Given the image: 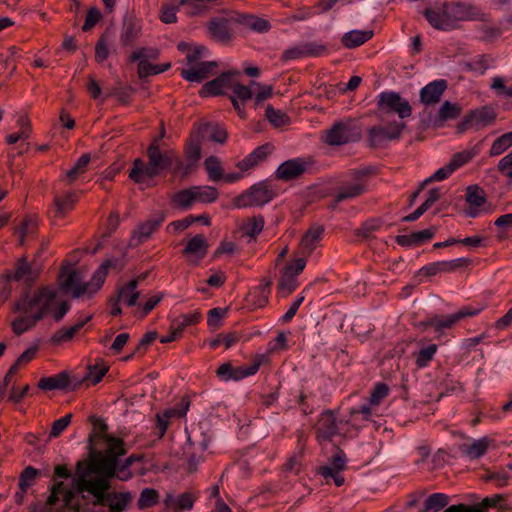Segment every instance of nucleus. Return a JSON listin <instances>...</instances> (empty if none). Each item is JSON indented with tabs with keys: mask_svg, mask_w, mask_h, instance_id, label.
Masks as SVG:
<instances>
[{
	"mask_svg": "<svg viewBox=\"0 0 512 512\" xmlns=\"http://www.w3.org/2000/svg\"><path fill=\"white\" fill-rule=\"evenodd\" d=\"M447 88V82L445 80H436L420 91V100L426 105L436 104L440 101V98Z\"/></svg>",
	"mask_w": 512,
	"mask_h": 512,
	"instance_id": "nucleus-22",
	"label": "nucleus"
},
{
	"mask_svg": "<svg viewBox=\"0 0 512 512\" xmlns=\"http://www.w3.org/2000/svg\"><path fill=\"white\" fill-rule=\"evenodd\" d=\"M92 318L88 316L86 319L77 322L71 327H64L57 330L51 337V342L54 344H62L73 339L76 333H78L84 325Z\"/></svg>",
	"mask_w": 512,
	"mask_h": 512,
	"instance_id": "nucleus-35",
	"label": "nucleus"
},
{
	"mask_svg": "<svg viewBox=\"0 0 512 512\" xmlns=\"http://www.w3.org/2000/svg\"><path fill=\"white\" fill-rule=\"evenodd\" d=\"M70 385L69 374L65 371L51 377H43L37 386L42 390L66 389Z\"/></svg>",
	"mask_w": 512,
	"mask_h": 512,
	"instance_id": "nucleus-32",
	"label": "nucleus"
},
{
	"mask_svg": "<svg viewBox=\"0 0 512 512\" xmlns=\"http://www.w3.org/2000/svg\"><path fill=\"white\" fill-rule=\"evenodd\" d=\"M469 263V259L458 258L449 261H439L438 265L441 273H450L461 267L467 266Z\"/></svg>",
	"mask_w": 512,
	"mask_h": 512,
	"instance_id": "nucleus-62",
	"label": "nucleus"
},
{
	"mask_svg": "<svg viewBox=\"0 0 512 512\" xmlns=\"http://www.w3.org/2000/svg\"><path fill=\"white\" fill-rule=\"evenodd\" d=\"M437 352V345L430 344L415 354V363L418 368L426 367Z\"/></svg>",
	"mask_w": 512,
	"mask_h": 512,
	"instance_id": "nucleus-51",
	"label": "nucleus"
},
{
	"mask_svg": "<svg viewBox=\"0 0 512 512\" xmlns=\"http://www.w3.org/2000/svg\"><path fill=\"white\" fill-rule=\"evenodd\" d=\"M235 16L215 17L207 23L210 36L217 42L227 43L233 38L232 26L237 23Z\"/></svg>",
	"mask_w": 512,
	"mask_h": 512,
	"instance_id": "nucleus-12",
	"label": "nucleus"
},
{
	"mask_svg": "<svg viewBox=\"0 0 512 512\" xmlns=\"http://www.w3.org/2000/svg\"><path fill=\"white\" fill-rule=\"evenodd\" d=\"M17 126L19 131L6 136L5 140L7 144L13 145L18 141H25L30 137L32 127L31 122L27 115H21L17 120Z\"/></svg>",
	"mask_w": 512,
	"mask_h": 512,
	"instance_id": "nucleus-37",
	"label": "nucleus"
},
{
	"mask_svg": "<svg viewBox=\"0 0 512 512\" xmlns=\"http://www.w3.org/2000/svg\"><path fill=\"white\" fill-rule=\"evenodd\" d=\"M317 438L331 440L339 433L338 423L331 411H326L320 416L316 426Z\"/></svg>",
	"mask_w": 512,
	"mask_h": 512,
	"instance_id": "nucleus-20",
	"label": "nucleus"
},
{
	"mask_svg": "<svg viewBox=\"0 0 512 512\" xmlns=\"http://www.w3.org/2000/svg\"><path fill=\"white\" fill-rule=\"evenodd\" d=\"M220 0H179L178 7H183L187 16H197L210 8V4H219Z\"/></svg>",
	"mask_w": 512,
	"mask_h": 512,
	"instance_id": "nucleus-33",
	"label": "nucleus"
},
{
	"mask_svg": "<svg viewBox=\"0 0 512 512\" xmlns=\"http://www.w3.org/2000/svg\"><path fill=\"white\" fill-rule=\"evenodd\" d=\"M368 174L369 171L367 169L355 171L354 176L356 182L342 186L339 189V192L336 195V203H340L344 200L352 199L364 194L366 191V182L361 179Z\"/></svg>",
	"mask_w": 512,
	"mask_h": 512,
	"instance_id": "nucleus-15",
	"label": "nucleus"
},
{
	"mask_svg": "<svg viewBox=\"0 0 512 512\" xmlns=\"http://www.w3.org/2000/svg\"><path fill=\"white\" fill-rule=\"evenodd\" d=\"M423 16L436 30L451 31L460 27V22L488 21V14L469 2L454 0L442 3L440 6L428 7Z\"/></svg>",
	"mask_w": 512,
	"mask_h": 512,
	"instance_id": "nucleus-4",
	"label": "nucleus"
},
{
	"mask_svg": "<svg viewBox=\"0 0 512 512\" xmlns=\"http://www.w3.org/2000/svg\"><path fill=\"white\" fill-rule=\"evenodd\" d=\"M490 445V440L487 437L473 441L471 444H461L459 450L465 457L474 460L483 456Z\"/></svg>",
	"mask_w": 512,
	"mask_h": 512,
	"instance_id": "nucleus-25",
	"label": "nucleus"
},
{
	"mask_svg": "<svg viewBox=\"0 0 512 512\" xmlns=\"http://www.w3.org/2000/svg\"><path fill=\"white\" fill-rule=\"evenodd\" d=\"M495 120V111L490 107H482L481 109L473 111L467 119V122L472 123L477 129H481L491 125Z\"/></svg>",
	"mask_w": 512,
	"mask_h": 512,
	"instance_id": "nucleus-28",
	"label": "nucleus"
},
{
	"mask_svg": "<svg viewBox=\"0 0 512 512\" xmlns=\"http://www.w3.org/2000/svg\"><path fill=\"white\" fill-rule=\"evenodd\" d=\"M512 146V131L505 133L494 140L491 145L489 155L495 157L501 155Z\"/></svg>",
	"mask_w": 512,
	"mask_h": 512,
	"instance_id": "nucleus-47",
	"label": "nucleus"
},
{
	"mask_svg": "<svg viewBox=\"0 0 512 512\" xmlns=\"http://www.w3.org/2000/svg\"><path fill=\"white\" fill-rule=\"evenodd\" d=\"M158 138H156L147 149V156L150 164L157 167L159 170H164L171 167L174 162L181 165V161L175 155L174 151L161 152L158 145Z\"/></svg>",
	"mask_w": 512,
	"mask_h": 512,
	"instance_id": "nucleus-14",
	"label": "nucleus"
},
{
	"mask_svg": "<svg viewBox=\"0 0 512 512\" xmlns=\"http://www.w3.org/2000/svg\"><path fill=\"white\" fill-rule=\"evenodd\" d=\"M406 127L402 121L389 122L386 126H373L368 130V142L372 148H383L390 141L400 138Z\"/></svg>",
	"mask_w": 512,
	"mask_h": 512,
	"instance_id": "nucleus-8",
	"label": "nucleus"
},
{
	"mask_svg": "<svg viewBox=\"0 0 512 512\" xmlns=\"http://www.w3.org/2000/svg\"><path fill=\"white\" fill-rule=\"evenodd\" d=\"M91 160L90 154L86 153L83 154L75 163V165L66 172V177L68 178L69 182H73L77 179V177L81 174H83L86 170L87 165L89 164Z\"/></svg>",
	"mask_w": 512,
	"mask_h": 512,
	"instance_id": "nucleus-56",
	"label": "nucleus"
},
{
	"mask_svg": "<svg viewBox=\"0 0 512 512\" xmlns=\"http://www.w3.org/2000/svg\"><path fill=\"white\" fill-rule=\"evenodd\" d=\"M266 360L265 355H257L253 363L247 367H233L231 374L228 375L227 380H241L247 376L254 375L260 368L261 364Z\"/></svg>",
	"mask_w": 512,
	"mask_h": 512,
	"instance_id": "nucleus-36",
	"label": "nucleus"
},
{
	"mask_svg": "<svg viewBox=\"0 0 512 512\" xmlns=\"http://www.w3.org/2000/svg\"><path fill=\"white\" fill-rule=\"evenodd\" d=\"M38 275L39 272L34 270L32 266L23 258L17 262L14 271H6L3 274V278L5 279L6 283L12 280H24L28 284H31L38 278ZM10 294L11 287L8 286V284H5L2 291L0 292V303L5 302L9 298Z\"/></svg>",
	"mask_w": 512,
	"mask_h": 512,
	"instance_id": "nucleus-9",
	"label": "nucleus"
},
{
	"mask_svg": "<svg viewBox=\"0 0 512 512\" xmlns=\"http://www.w3.org/2000/svg\"><path fill=\"white\" fill-rule=\"evenodd\" d=\"M208 247L209 244L205 236L197 234L187 242L183 254L195 257L196 261H199L206 256Z\"/></svg>",
	"mask_w": 512,
	"mask_h": 512,
	"instance_id": "nucleus-24",
	"label": "nucleus"
},
{
	"mask_svg": "<svg viewBox=\"0 0 512 512\" xmlns=\"http://www.w3.org/2000/svg\"><path fill=\"white\" fill-rule=\"evenodd\" d=\"M301 46L305 57H318L327 50L326 46L319 42H305L301 43Z\"/></svg>",
	"mask_w": 512,
	"mask_h": 512,
	"instance_id": "nucleus-63",
	"label": "nucleus"
},
{
	"mask_svg": "<svg viewBox=\"0 0 512 512\" xmlns=\"http://www.w3.org/2000/svg\"><path fill=\"white\" fill-rule=\"evenodd\" d=\"M111 482L105 479L87 478V474H81L73 479V489L67 490L63 482L55 484L47 499L48 505H54L62 497L64 506L79 511V504L74 503L75 491L78 493L88 492L94 497L92 504L107 505L110 512H124L131 503L133 496L130 492H108Z\"/></svg>",
	"mask_w": 512,
	"mask_h": 512,
	"instance_id": "nucleus-1",
	"label": "nucleus"
},
{
	"mask_svg": "<svg viewBox=\"0 0 512 512\" xmlns=\"http://www.w3.org/2000/svg\"><path fill=\"white\" fill-rule=\"evenodd\" d=\"M140 35V28L134 22H126L123 25L120 41L124 46L132 44Z\"/></svg>",
	"mask_w": 512,
	"mask_h": 512,
	"instance_id": "nucleus-50",
	"label": "nucleus"
},
{
	"mask_svg": "<svg viewBox=\"0 0 512 512\" xmlns=\"http://www.w3.org/2000/svg\"><path fill=\"white\" fill-rule=\"evenodd\" d=\"M481 147L482 142H478L477 144L468 147L463 151L453 154L449 161V164L451 165L452 169L456 171L457 169L469 163L474 157H476L480 153Z\"/></svg>",
	"mask_w": 512,
	"mask_h": 512,
	"instance_id": "nucleus-27",
	"label": "nucleus"
},
{
	"mask_svg": "<svg viewBox=\"0 0 512 512\" xmlns=\"http://www.w3.org/2000/svg\"><path fill=\"white\" fill-rule=\"evenodd\" d=\"M373 34L372 30H352L342 36L341 42L344 47L353 49L370 40Z\"/></svg>",
	"mask_w": 512,
	"mask_h": 512,
	"instance_id": "nucleus-30",
	"label": "nucleus"
},
{
	"mask_svg": "<svg viewBox=\"0 0 512 512\" xmlns=\"http://www.w3.org/2000/svg\"><path fill=\"white\" fill-rule=\"evenodd\" d=\"M171 67L169 62L164 63L162 65H153L146 60H141L138 63V76L140 78H145L151 75H157L168 70Z\"/></svg>",
	"mask_w": 512,
	"mask_h": 512,
	"instance_id": "nucleus-45",
	"label": "nucleus"
},
{
	"mask_svg": "<svg viewBox=\"0 0 512 512\" xmlns=\"http://www.w3.org/2000/svg\"><path fill=\"white\" fill-rule=\"evenodd\" d=\"M114 265L112 260H106L93 274L90 282L83 283L80 272L71 270L65 275L62 272L59 276V287L65 292H72L73 297L78 298L86 293L92 294L98 291L103 285L109 267Z\"/></svg>",
	"mask_w": 512,
	"mask_h": 512,
	"instance_id": "nucleus-5",
	"label": "nucleus"
},
{
	"mask_svg": "<svg viewBox=\"0 0 512 512\" xmlns=\"http://www.w3.org/2000/svg\"><path fill=\"white\" fill-rule=\"evenodd\" d=\"M275 195L276 193L267 182H259L236 197L234 199V206L237 208L262 206L270 202Z\"/></svg>",
	"mask_w": 512,
	"mask_h": 512,
	"instance_id": "nucleus-7",
	"label": "nucleus"
},
{
	"mask_svg": "<svg viewBox=\"0 0 512 512\" xmlns=\"http://www.w3.org/2000/svg\"><path fill=\"white\" fill-rule=\"evenodd\" d=\"M223 79V77H217L207 82L200 90V95L208 96L222 94L224 89V87L222 86Z\"/></svg>",
	"mask_w": 512,
	"mask_h": 512,
	"instance_id": "nucleus-61",
	"label": "nucleus"
},
{
	"mask_svg": "<svg viewBox=\"0 0 512 512\" xmlns=\"http://www.w3.org/2000/svg\"><path fill=\"white\" fill-rule=\"evenodd\" d=\"M486 194L482 188L477 185H471L466 191V202L469 208L466 209L465 214L470 218H475L479 214V207L485 204Z\"/></svg>",
	"mask_w": 512,
	"mask_h": 512,
	"instance_id": "nucleus-21",
	"label": "nucleus"
},
{
	"mask_svg": "<svg viewBox=\"0 0 512 512\" xmlns=\"http://www.w3.org/2000/svg\"><path fill=\"white\" fill-rule=\"evenodd\" d=\"M172 200L180 208H190L195 203L193 187L177 192Z\"/></svg>",
	"mask_w": 512,
	"mask_h": 512,
	"instance_id": "nucleus-53",
	"label": "nucleus"
},
{
	"mask_svg": "<svg viewBox=\"0 0 512 512\" xmlns=\"http://www.w3.org/2000/svg\"><path fill=\"white\" fill-rule=\"evenodd\" d=\"M195 203H212L218 199L219 192L212 186H192Z\"/></svg>",
	"mask_w": 512,
	"mask_h": 512,
	"instance_id": "nucleus-44",
	"label": "nucleus"
},
{
	"mask_svg": "<svg viewBox=\"0 0 512 512\" xmlns=\"http://www.w3.org/2000/svg\"><path fill=\"white\" fill-rule=\"evenodd\" d=\"M57 296L56 290L44 286L33 294L25 293L13 305V312L17 314L11 322V328L17 336L32 329L37 322L42 320L48 313L56 322H60L70 309L67 301H61L57 309L53 305Z\"/></svg>",
	"mask_w": 512,
	"mask_h": 512,
	"instance_id": "nucleus-2",
	"label": "nucleus"
},
{
	"mask_svg": "<svg viewBox=\"0 0 512 512\" xmlns=\"http://www.w3.org/2000/svg\"><path fill=\"white\" fill-rule=\"evenodd\" d=\"M461 113V107L458 104L445 101L439 109L438 117L441 122L456 119Z\"/></svg>",
	"mask_w": 512,
	"mask_h": 512,
	"instance_id": "nucleus-54",
	"label": "nucleus"
},
{
	"mask_svg": "<svg viewBox=\"0 0 512 512\" xmlns=\"http://www.w3.org/2000/svg\"><path fill=\"white\" fill-rule=\"evenodd\" d=\"M264 227V217L262 215L248 218L242 225L243 233L250 237L258 235Z\"/></svg>",
	"mask_w": 512,
	"mask_h": 512,
	"instance_id": "nucleus-49",
	"label": "nucleus"
},
{
	"mask_svg": "<svg viewBox=\"0 0 512 512\" xmlns=\"http://www.w3.org/2000/svg\"><path fill=\"white\" fill-rule=\"evenodd\" d=\"M93 426H94V429L95 430H98L96 433H94L93 435L90 436L89 440H90V452L89 454L91 453V450L94 449L95 451H103V446L100 445V442H99V437H101L102 435L103 436H109L108 434H106V431L108 429V426L107 424L104 422L103 419H100V418H96L94 416H92L90 418Z\"/></svg>",
	"mask_w": 512,
	"mask_h": 512,
	"instance_id": "nucleus-42",
	"label": "nucleus"
},
{
	"mask_svg": "<svg viewBox=\"0 0 512 512\" xmlns=\"http://www.w3.org/2000/svg\"><path fill=\"white\" fill-rule=\"evenodd\" d=\"M448 496L444 493L431 494L424 502L423 511H434L437 512L443 509L448 504Z\"/></svg>",
	"mask_w": 512,
	"mask_h": 512,
	"instance_id": "nucleus-48",
	"label": "nucleus"
},
{
	"mask_svg": "<svg viewBox=\"0 0 512 512\" xmlns=\"http://www.w3.org/2000/svg\"><path fill=\"white\" fill-rule=\"evenodd\" d=\"M266 118L276 128L287 125L290 122V118L287 114L281 110H276L272 106L266 108Z\"/></svg>",
	"mask_w": 512,
	"mask_h": 512,
	"instance_id": "nucleus-55",
	"label": "nucleus"
},
{
	"mask_svg": "<svg viewBox=\"0 0 512 512\" xmlns=\"http://www.w3.org/2000/svg\"><path fill=\"white\" fill-rule=\"evenodd\" d=\"M325 228L320 224H313L302 236L300 241L301 253L310 255L320 244Z\"/></svg>",
	"mask_w": 512,
	"mask_h": 512,
	"instance_id": "nucleus-18",
	"label": "nucleus"
},
{
	"mask_svg": "<svg viewBox=\"0 0 512 512\" xmlns=\"http://www.w3.org/2000/svg\"><path fill=\"white\" fill-rule=\"evenodd\" d=\"M196 130L202 139L207 138L219 144H224L228 136L223 127L211 123L201 124Z\"/></svg>",
	"mask_w": 512,
	"mask_h": 512,
	"instance_id": "nucleus-26",
	"label": "nucleus"
},
{
	"mask_svg": "<svg viewBox=\"0 0 512 512\" xmlns=\"http://www.w3.org/2000/svg\"><path fill=\"white\" fill-rule=\"evenodd\" d=\"M297 285V279L294 278L290 272L283 270L278 284L279 291L287 296L296 289Z\"/></svg>",
	"mask_w": 512,
	"mask_h": 512,
	"instance_id": "nucleus-58",
	"label": "nucleus"
},
{
	"mask_svg": "<svg viewBox=\"0 0 512 512\" xmlns=\"http://www.w3.org/2000/svg\"><path fill=\"white\" fill-rule=\"evenodd\" d=\"M478 309H472L471 307H463L458 312L440 317V316H433L429 318L426 321H423L420 323V325L423 328H427L429 326H432L435 328L436 331H442L444 329H449L453 327L456 323H458L460 320L466 318L475 316L478 314Z\"/></svg>",
	"mask_w": 512,
	"mask_h": 512,
	"instance_id": "nucleus-10",
	"label": "nucleus"
},
{
	"mask_svg": "<svg viewBox=\"0 0 512 512\" xmlns=\"http://www.w3.org/2000/svg\"><path fill=\"white\" fill-rule=\"evenodd\" d=\"M157 167H154L150 162L148 165L140 158H137L133 162V167L130 170L129 178L135 183H143L146 178H153L160 173Z\"/></svg>",
	"mask_w": 512,
	"mask_h": 512,
	"instance_id": "nucleus-23",
	"label": "nucleus"
},
{
	"mask_svg": "<svg viewBox=\"0 0 512 512\" xmlns=\"http://www.w3.org/2000/svg\"><path fill=\"white\" fill-rule=\"evenodd\" d=\"M216 67L217 62L215 61L201 62L188 69H183L181 71V76L189 82L200 83L207 79Z\"/></svg>",
	"mask_w": 512,
	"mask_h": 512,
	"instance_id": "nucleus-19",
	"label": "nucleus"
},
{
	"mask_svg": "<svg viewBox=\"0 0 512 512\" xmlns=\"http://www.w3.org/2000/svg\"><path fill=\"white\" fill-rule=\"evenodd\" d=\"M204 167L210 180L217 182L223 178V168L220 160L216 156H209L204 161Z\"/></svg>",
	"mask_w": 512,
	"mask_h": 512,
	"instance_id": "nucleus-46",
	"label": "nucleus"
},
{
	"mask_svg": "<svg viewBox=\"0 0 512 512\" xmlns=\"http://www.w3.org/2000/svg\"><path fill=\"white\" fill-rule=\"evenodd\" d=\"M55 217L63 218L68 212L74 209L77 196L73 192H66L63 195L54 197Z\"/></svg>",
	"mask_w": 512,
	"mask_h": 512,
	"instance_id": "nucleus-31",
	"label": "nucleus"
},
{
	"mask_svg": "<svg viewBox=\"0 0 512 512\" xmlns=\"http://www.w3.org/2000/svg\"><path fill=\"white\" fill-rule=\"evenodd\" d=\"M194 501V496L191 493L186 492L179 495L177 498H174L173 495L171 494H167L164 503L168 508H173L178 511H181L192 509Z\"/></svg>",
	"mask_w": 512,
	"mask_h": 512,
	"instance_id": "nucleus-38",
	"label": "nucleus"
},
{
	"mask_svg": "<svg viewBox=\"0 0 512 512\" xmlns=\"http://www.w3.org/2000/svg\"><path fill=\"white\" fill-rule=\"evenodd\" d=\"M377 109L382 122L388 119L392 113H396L400 119L408 118L412 114L409 102L396 92H382L378 96Z\"/></svg>",
	"mask_w": 512,
	"mask_h": 512,
	"instance_id": "nucleus-6",
	"label": "nucleus"
},
{
	"mask_svg": "<svg viewBox=\"0 0 512 512\" xmlns=\"http://www.w3.org/2000/svg\"><path fill=\"white\" fill-rule=\"evenodd\" d=\"M389 388L385 383H377L371 392L369 403L378 406L380 402L388 395Z\"/></svg>",
	"mask_w": 512,
	"mask_h": 512,
	"instance_id": "nucleus-64",
	"label": "nucleus"
},
{
	"mask_svg": "<svg viewBox=\"0 0 512 512\" xmlns=\"http://www.w3.org/2000/svg\"><path fill=\"white\" fill-rule=\"evenodd\" d=\"M38 230V221L33 216H26L22 222L15 228V233L19 238V245L22 246L25 243V238L33 236Z\"/></svg>",
	"mask_w": 512,
	"mask_h": 512,
	"instance_id": "nucleus-39",
	"label": "nucleus"
},
{
	"mask_svg": "<svg viewBox=\"0 0 512 512\" xmlns=\"http://www.w3.org/2000/svg\"><path fill=\"white\" fill-rule=\"evenodd\" d=\"M357 138L358 134H354L349 125L336 123L326 131L325 141L329 145H343L355 141Z\"/></svg>",
	"mask_w": 512,
	"mask_h": 512,
	"instance_id": "nucleus-16",
	"label": "nucleus"
},
{
	"mask_svg": "<svg viewBox=\"0 0 512 512\" xmlns=\"http://www.w3.org/2000/svg\"><path fill=\"white\" fill-rule=\"evenodd\" d=\"M199 319L200 313L198 312L184 314L173 320L172 325L178 330V333L182 334L186 327L198 323Z\"/></svg>",
	"mask_w": 512,
	"mask_h": 512,
	"instance_id": "nucleus-60",
	"label": "nucleus"
},
{
	"mask_svg": "<svg viewBox=\"0 0 512 512\" xmlns=\"http://www.w3.org/2000/svg\"><path fill=\"white\" fill-rule=\"evenodd\" d=\"M159 498L158 492L153 488H145L142 490L137 501L139 509H146L157 504Z\"/></svg>",
	"mask_w": 512,
	"mask_h": 512,
	"instance_id": "nucleus-57",
	"label": "nucleus"
},
{
	"mask_svg": "<svg viewBox=\"0 0 512 512\" xmlns=\"http://www.w3.org/2000/svg\"><path fill=\"white\" fill-rule=\"evenodd\" d=\"M99 439L104 450L92 449L88 460L78 461L75 477L87 474V478H91L92 474H96L94 479H105L108 482L115 477L121 481L131 479L133 473L129 468H124L119 461V457L127 453L124 441L114 436L103 435Z\"/></svg>",
	"mask_w": 512,
	"mask_h": 512,
	"instance_id": "nucleus-3",
	"label": "nucleus"
},
{
	"mask_svg": "<svg viewBox=\"0 0 512 512\" xmlns=\"http://www.w3.org/2000/svg\"><path fill=\"white\" fill-rule=\"evenodd\" d=\"M165 220V214L159 213L152 218L140 223L131 234L129 239L130 247H137L138 245L146 242L152 234L158 230Z\"/></svg>",
	"mask_w": 512,
	"mask_h": 512,
	"instance_id": "nucleus-11",
	"label": "nucleus"
},
{
	"mask_svg": "<svg viewBox=\"0 0 512 512\" xmlns=\"http://www.w3.org/2000/svg\"><path fill=\"white\" fill-rule=\"evenodd\" d=\"M235 20L239 24H242L243 26L258 33H266L271 28L268 20L254 15L237 14Z\"/></svg>",
	"mask_w": 512,
	"mask_h": 512,
	"instance_id": "nucleus-29",
	"label": "nucleus"
},
{
	"mask_svg": "<svg viewBox=\"0 0 512 512\" xmlns=\"http://www.w3.org/2000/svg\"><path fill=\"white\" fill-rule=\"evenodd\" d=\"M201 140V136L194 129L185 147L186 157L193 162H197L201 158Z\"/></svg>",
	"mask_w": 512,
	"mask_h": 512,
	"instance_id": "nucleus-43",
	"label": "nucleus"
},
{
	"mask_svg": "<svg viewBox=\"0 0 512 512\" xmlns=\"http://www.w3.org/2000/svg\"><path fill=\"white\" fill-rule=\"evenodd\" d=\"M308 167V163L302 159H291L283 162L276 170V176L280 180L289 181L300 177Z\"/></svg>",
	"mask_w": 512,
	"mask_h": 512,
	"instance_id": "nucleus-17",
	"label": "nucleus"
},
{
	"mask_svg": "<svg viewBox=\"0 0 512 512\" xmlns=\"http://www.w3.org/2000/svg\"><path fill=\"white\" fill-rule=\"evenodd\" d=\"M38 474V470L32 466L26 467L21 472L19 477V489L22 491H27L34 484Z\"/></svg>",
	"mask_w": 512,
	"mask_h": 512,
	"instance_id": "nucleus-59",
	"label": "nucleus"
},
{
	"mask_svg": "<svg viewBox=\"0 0 512 512\" xmlns=\"http://www.w3.org/2000/svg\"><path fill=\"white\" fill-rule=\"evenodd\" d=\"M138 280H131L125 286L118 290V300H123L127 306L132 307L136 305L140 292L137 291Z\"/></svg>",
	"mask_w": 512,
	"mask_h": 512,
	"instance_id": "nucleus-40",
	"label": "nucleus"
},
{
	"mask_svg": "<svg viewBox=\"0 0 512 512\" xmlns=\"http://www.w3.org/2000/svg\"><path fill=\"white\" fill-rule=\"evenodd\" d=\"M100 362V364L96 363L95 365H90L88 367V372L84 376L83 381H89L95 385L102 380L108 371V366L104 365L103 361Z\"/></svg>",
	"mask_w": 512,
	"mask_h": 512,
	"instance_id": "nucleus-52",
	"label": "nucleus"
},
{
	"mask_svg": "<svg viewBox=\"0 0 512 512\" xmlns=\"http://www.w3.org/2000/svg\"><path fill=\"white\" fill-rule=\"evenodd\" d=\"M271 285V279H263L261 284L249 294V297L252 298V301L256 306L263 307L268 303V298L271 292Z\"/></svg>",
	"mask_w": 512,
	"mask_h": 512,
	"instance_id": "nucleus-41",
	"label": "nucleus"
},
{
	"mask_svg": "<svg viewBox=\"0 0 512 512\" xmlns=\"http://www.w3.org/2000/svg\"><path fill=\"white\" fill-rule=\"evenodd\" d=\"M190 406V401L188 398H182L181 402L175 408H169L165 410L163 413L156 414V435L159 439H161L166 433L168 426L170 424V420L172 418H182L186 415Z\"/></svg>",
	"mask_w": 512,
	"mask_h": 512,
	"instance_id": "nucleus-13",
	"label": "nucleus"
},
{
	"mask_svg": "<svg viewBox=\"0 0 512 512\" xmlns=\"http://www.w3.org/2000/svg\"><path fill=\"white\" fill-rule=\"evenodd\" d=\"M434 234L435 231L428 228L407 235H398L396 237V242L404 247L416 246L423 243L426 240L431 239L434 236Z\"/></svg>",
	"mask_w": 512,
	"mask_h": 512,
	"instance_id": "nucleus-34",
	"label": "nucleus"
}]
</instances>
